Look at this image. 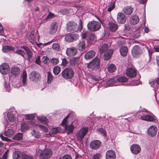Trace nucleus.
Wrapping results in <instances>:
<instances>
[{
  "instance_id": "nucleus-7",
  "label": "nucleus",
  "mask_w": 159,
  "mask_h": 159,
  "mask_svg": "<svg viewBox=\"0 0 159 159\" xmlns=\"http://www.w3.org/2000/svg\"><path fill=\"white\" fill-rule=\"evenodd\" d=\"M88 129L87 127H83L77 133L76 136L79 140H81L83 139L88 132Z\"/></svg>"
},
{
  "instance_id": "nucleus-5",
  "label": "nucleus",
  "mask_w": 159,
  "mask_h": 159,
  "mask_svg": "<svg viewBox=\"0 0 159 159\" xmlns=\"http://www.w3.org/2000/svg\"><path fill=\"white\" fill-rule=\"evenodd\" d=\"M69 116V115L67 116L63 120L61 123V125L63 126L65 125V130L67 131L69 133H71L73 132L74 127L72 124H71L69 125H67L66 124L67 119L68 118Z\"/></svg>"
},
{
  "instance_id": "nucleus-32",
  "label": "nucleus",
  "mask_w": 159,
  "mask_h": 159,
  "mask_svg": "<svg viewBox=\"0 0 159 159\" xmlns=\"http://www.w3.org/2000/svg\"><path fill=\"white\" fill-rule=\"evenodd\" d=\"M120 54L122 56H125L128 52V48L126 47L122 46L120 49Z\"/></svg>"
},
{
  "instance_id": "nucleus-53",
  "label": "nucleus",
  "mask_w": 159,
  "mask_h": 159,
  "mask_svg": "<svg viewBox=\"0 0 159 159\" xmlns=\"http://www.w3.org/2000/svg\"><path fill=\"white\" fill-rule=\"evenodd\" d=\"M52 48L57 51H59L60 49V45L58 43H54L52 45Z\"/></svg>"
},
{
  "instance_id": "nucleus-25",
  "label": "nucleus",
  "mask_w": 159,
  "mask_h": 159,
  "mask_svg": "<svg viewBox=\"0 0 159 159\" xmlns=\"http://www.w3.org/2000/svg\"><path fill=\"white\" fill-rule=\"evenodd\" d=\"M118 27L117 24L113 22H109L108 24L109 29L111 32H115L117 30Z\"/></svg>"
},
{
  "instance_id": "nucleus-44",
  "label": "nucleus",
  "mask_w": 159,
  "mask_h": 159,
  "mask_svg": "<svg viewBox=\"0 0 159 159\" xmlns=\"http://www.w3.org/2000/svg\"><path fill=\"white\" fill-rule=\"evenodd\" d=\"M27 77V74L26 72L25 71H23L22 75V84L23 86H25L26 84Z\"/></svg>"
},
{
  "instance_id": "nucleus-24",
  "label": "nucleus",
  "mask_w": 159,
  "mask_h": 159,
  "mask_svg": "<svg viewBox=\"0 0 159 159\" xmlns=\"http://www.w3.org/2000/svg\"><path fill=\"white\" fill-rule=\"evenodd\" d=\"M123 12L127 15H130L134 10L133 8L130 6L125 7L123 9Z\"/></svg>"
},
{
  "instance_id": "nucleus-31",
  "label": "nucleus",
  "mask_w": 159,
  "mask_h": 159,
  "mask_svg": "<svg viewBox=\"0 0 159 159\" xmlns=\"http://www.w3.org/2000/svg\"><path fill=\"white\" fill-rule=\"evenodd\" d=\"M14 48L11 46L5 45L2 47V51L4 52H7L9 51L14 50Z\"/></svg>"
},
{
  "instance_id": "nucleus-49",
  "label": "nucleus",
  "mask_w": 159,
  "mask_h": 159,
  "mask_svg": "<svg viewBox=\"0 0 159 159\" xmlns=\"http://www.w3.org/2000/svg\"><path fill=\"white\" fill-rule=\"evenodd\" d=\"M22 159H34L32 156L25 153L22 154Z\"/></svg>"
},
{
  "instance_id": "nucleus-13",
  "label": "nucleus",
  "mask_w": 159,
  "mask_h": 159,
  "mask_svg": "<svg viewBox=\"0 0 159 159\" xmlns=\"http://www.w3.org/2000/svg\"><path fill=\"white\" fill-rule=\"evenodd\" d=\"M77 52V49L75 47L67 48L66 50V53L67 56L71 57L75 55Z\"/></svg>"
},
{
  "instance_id": "nucleus-37",
  "label": "nucleus",
  "mask_w": 159,
  "mask_h": 159,
  "mask_svg": "<svg viewBox=\"0 0 159 159\" xmlns=\"http://www.w3.org/2000/svg\"><path fill=\"white\" fill-rule=\"evenodd\" d=\"M32 136L36 139H38L40 137V134L38 131H36L34 129L32 130L31 132Z\"/></svg>"
},
{
  "instance_id": "nucleus-43",
  "label": "nucleus",
  "mask_w": 159,
  "mask_h": 159,
  "mask_svg": "<svg viewBox=\"0 0 159 159\" xmlns=\"http://www.w3.org/2000/svg\"><path fill=\"white\" fill-rule=\"evenodd\" d=\"M14 133V131L11 129H8L6 131L4 134L5 136L7 137H10L13 135Z\"/></svg>"
},
{
  "instance_id": "nucleus-60",
  "label": "nucleus",
  "mask_w": 159,
  "mask_h": 159,
  "mask_svg": "<svg viewBox=\"0 0 159 159\" xmlns=\"http://www.w3.org/2000/svg\"><path fill=\"white\" fill-rule=\"evenodd\" d=\"M55 16V15L53 13H50L47 16V17L46 18V20H48V19H50L53 17Z\"/></svg>"
},
{
  "instance_id": "nucleus-15",
  "label": "nucleus",
  "mask_w": 159,
  "mask_h": 159,
  "mask_svg": "<svg viewBox=\"0 0 159 159\" xmlns=\"http://www.w3.org/2000/svg\"><path fill=\"white\" fill-rule=\"evenodd\" d=\"M20 69L17 66H13L11 67L10 73L11 75L13 77H17L19 75L20 73Z\"/></svg>"
},
{
  "instance_id": "nucleus-34",
  "label": "nucleus",
  "mask_w": 159,
  "mask_h": 159,
  "mask_svg": "<svg viewBox=\"0 0 159 159\" xmlns=\"http://www.w3.org/2000/svg\"><path fill=\"white\" fill-rule=\"evenodd\" d=\"M108 71L110 73L114 72L116 70V67L115 65L113 64H109L107 67Z\"/></svg>"
},
{
  "instance_id": "nucleus-63",
  "label": "nucleus",
  "mask_w": 159,
  "mask_h": 159,
  "mask_svg": "<svg viewBox=\"0 0 159 159\" xmlns=\"http://www.w3.org/2000/svg\"><path fill=\"white\" fill-rule=\"evenodd\" d=\"M0 137L3 141H9V139L3 136V134H0Z\"/></svg>"
},
{
  "instance_id": "nucleus-46",
  "label": "nucleus",
  "mask_w": 159,
  "mask_h": 159,
  "mask_svg": "<svg viewBox=\"0 0 159 159\" xmlns=\"http://www.w3.org/2000/svg\"><path fill=\"white\" fill-rule=\"evenodd\" d=\"M115 7V1L112 0L110 5L108 6V11L110 12Z\"/></svg>"
},
{
  "instance_id": "nucleus-39",
  "label": "nucleus",
  "mask_w": 159,
  "mask_h": 159,
  "mask_svg": "<svg viewBox=\"0 0 159 159\" xmlns=\"http://www.w3.org/2000/svg\"><path fill=\"white\" fill-rule=\"evenodd\" d=\"M95 35L93 33H90L89 34L87 38L88 42L89 43H91L95 39Z\"/></svg>"
},
{
  "instance_id": "nucleus-47",
  "label": "nucleus",
  "mask_w": 159,
  "mask_h": 159,
  "mask_svg": "<svg viewBox=\"0 0 159 159\" xmlns=\"http://www.w3.org/2000/svg\"><path fill=\"white\" fill-rule=\"evenodd\" d=\"M41 61L43 63L46 64H48L50 62V60L46 56H43L41 59Z\"/></svg>"
},
{
  "instance_id": "nucleus-48",
  "label": "nucleus",
  "mask_w": 159,
  "mask_h": 159,
  "mask_svg": "<svg viewBox=\"0 0 159 159\" xmlns=\"http://www.w3.org/2000/svg\"><path fill=\"white\" fill-rule=\"evenodd\" d=\"M48 82L49 83H51V81L53 79V76L52 74L50 72L48 73Z\"/></svg>"
},
{
  "instance_id": "nucleus-36",
  "label": "nucleus",
  "mask_w": 159,
  "mask_h": 159,
  "mask_svg": "<svg viewBox=\"0 0 159 159\" xmlns=\"http://www.w3.org/2000/svg\"><path fill=\"white\" fill-rule=\"evenodd\" d=\"M22 154L19 152H14L13 155V159H22Z\"/></svg>"
},
{
  "instance_id": "nucleus-29",
  "label": "nucleus",
  "mask_w": 159,
  "mask_h": 159,
  "mask_svg": "<svg viewBox=\"0 0 159 159\" xmlns=\"http://www.w3.org/2000/svg\"><path fill=\"white\" fill-rule=\"evenodd\" d=\"M30 125H32L34 127H39L41 130L43 131L45 133H47L48 131V129L44 126L39 124H35L33 122H31Z\"/></svg>"
},
{
  "instance_id": "nucleus-57",
  "label": "nucleus",
  "mask_w": 159,
  "mask_h": 159,
  "mask_svg": "<svg viewBox=\"0 0 159 159\" xmlns=\"http://www.w3.org/2000/svg\"><path fill=\"white\" fill-rule=\"evenodd\" d=\"M98 131L101 134L102 136H106V132L105 130L102 128L99 129Z\"/></svg>"
},
{
  "instance_id": "nucleus-42",
  "label": "nucleus",
  "mask_w": 159,
  "mask_h": 159,
  "mask_svg": "<svg viewBox=\"0 0 159 159\" xmlns=\"http://www.w3.org/2000/svg\"><path fill=\"white\" fill-rule=\"evenodd\" d=\"M7 116L8 120L10 122H13L15 121L16 118L13 114L8 112L7 113Z\"/></svg>"
},
{
  "instance_id": "nucleus-2",
  "label": "nucleus",
  "mask_w": 159,
  "mask_h": 159,
  "mask_svg": "<svg viewBox=\"0 0 159 159\" xmlns=\"http://www.w3.org/2000/svg\"><path fill=\"white\" fill-rule=\"evenodd\" d=\"M101 25L100 22L96 21H92L89 22L87 25L88 29L92 32L98 30L101 28Z\"/></svg>"
},
{
  "instance_id": "nucleus-6",
  "label": "nucleus",
  "mask_w": 159,
  "mask_h": 159,
  "mask_svg": "<svg viewBox=\"0 0 159 159\" xmlns=\"http://www.w3.org/2000/svg\"><path fill=\"white\" fill-rule=\"evenodd\" d=\"M20 48L23 49L25 51L28 56L27 60L30 62L33 61L34 59V54L30 49L26 45L21 46Z\"/></svg>"
},
{
  "instance_id": "nucleus-19",
  "label": "nucleus",
  "mask_w": 159,
  "mask_h": 159,
  "mask_svg": "<svg viewBox=\"0 0 159 159\" xmlns=\"http://www.w3.org/2000/svg\"><path fill=\"white\" fill-rule=\"evenodd\" d=\"M130 150L133 153L137 154L140 152L141 148L140 146L137 144H133L130 147Z\"/></svg>"
},
{
  "instance_id": "nucleus-64",
  "label": "nucleus",
  "mask_w": 159,
  "mask_h": 159,
  "mask_svg": "<svg viewBox=\"0 0 159 159\" xmlns=\"http://www.w3.org/2000/svg\"><path fill=\"white\" fill-rule=\"evenodd\" d=\"M8 152V150L6 151L2 157L1 158L3 159H7V155Z\"/></svg>"
},
{
  "instance_id": "nucleus-38",
  "label": "nucleus",
  "mask_w": 159,
  "mask_h": 159,
  "mask_svg": "<svg viewBox=\"0 0 159 159\" xmlns=\"http://www.w3.org/2000/svg\"><path fill=\"white\" fill-rule=\"evenodd\" d=\"M115 80V78L113 79H111L106 82V84L108 86H112L114 85V86H116V83Z\"/></svg>"
},
{
  "instance_id": "nucleus-26",
  "label": "nucleus",
  "mask_w": 159,
  "mask_h": 159,
  "mask_svg": "<svg viewBox=\"0 0 159 159\" xmlns=\"http://www.w3.org/2000/svg\"><path fill=\"white\" fill-rule=\"evenodd\" d=\"M78 49L81 51L84 50L85 49V42L83 40H81L79 41L77 46Z\"/></svg>"
},
{
  "instance_id": "nucleus-45",
  "label": "nucleus",
  "mask_w": 159,
  "mask_h": 159,
  "mask_svg": "<svg viewBox=\"0 0 159 159\" xmlns=\"http://www.w3.org/2000/svg\"><path fill=\"white\" fill-rule=\"evenodd\" d=\"M12 139L15 140H20L22 139V134L21 133H18L14 136Z\"/></svg>"
},
{
  "instance_id": "nucleus-23",
  "label": "nucleus",
  "mask_w": 159,
  "mask_h": 159,
  "mask_svg": "<svg viewBox=\"0 0 159 159\" xmlns=\"http://www.w3.org/2000/svg\"><path fill=\"white\" fill-rule=\"evenodd\" d=\"M109 48L110 46L107 44H104L99 47V51L101 54L104 52L105 53L108 50L110 49H109Z\"/></svg>"
},
{
  "instance_id": "nucleus-12",
  "label": "nucleus",
  "mask_w": 159,
  "mask_h": 159,
  "mask_svg": "<svg viewBox=\"0 0 159 159\" xmlns=\"http://www.w3.org/2000/svg\"><path fill=\"white\" fill-rule=\"evenodd\" d=\"M101 145V143L100 141L95 140L90 143V146L92 149L97 150L100 147Z\"/></svg>"
},
{
  "instance_id": "nucleus-56",
  "label": "nucleus",
  "mask_w": 159,
  "mask_h": 159,
  "mask_svg": "<svg viewBox=\"0 0 159 159\" xmlns=\"http://www.w3.org/2000/svg\"><path fill=\"white\" fill-rule=\"evenodd\" d=\"M25 118L27 120H33L34 118V116L33 114H28L25 115Z\"/></svg>"
},
{
  "instance_id": "nucleus-35",
  "label": "nucleus",
  "mask_w": 159,
  "mask_h": 159,
  "mask_svg": "<svg viewBox=\"0 0 159 159\" xmlns=\"http://www.w3.org/2000/svg\"><path fill=\"white\" fill-rule=\"evenodd\" d=\"M38 120L43 124L48 125V120L45 117L43 116L37 117Z\"/></svg>"
},
{
  "instance_id": "nucleus-1",
  "label": "nucleus",
  "mask_w": 159,
  "mask_h": 159,
  "mask_svg": "<svg viewBox=\"0 0 159 159\" xmlns=\"http://www.w3.org/2000/svg\"><path fill=\"white\" fill-rule=\"evenodd\" d=\"M52 152L50 149L47 148L43 151L39 150L37 152V155L41 159H48L51 157Z\"/></svg>"
},
{
  "instance_id": "nucleus-27",
  "label": "nucleus",
  "mask_w": 159,
  "mask_h": 159,
  "mask_svg": "<svg viewBox=\"0 0 159 159\" xmlns=\"http://www.w3.org/2000/svg\"><path fill=\"white\" fill-rule=\"evenodd\" d=\"M96 54V52L93 50L89 51L87 52L85 55L84 58L87 60L90 59L93 57Z\"/></svg>"
},
{
  "instance_id": "nucleus-54",
  "label": "nucleus",
  "mask_w": 159,
  "mask_h": 159,
  "mask_svg": "<svg viewBox=\"0 0 159 159\" xmlns=\"http://www.w3.org/2000/svg\"><path fill=\"white\" fill-rule=\"evenodd\" d=\"M102 154L100 153H97L94 154L93 157L92 159H100L102 157Z\"/></svg>"
},
{
  "instance_id": "nucleus-59",
  "label": "nucleus",
  "mask_w": 159,
  "mask_h": 159,
  "mask_svg": "<svg viewBox=\"0 0 159 159\" xmlns=\"http://www.w3.org/2000/svg\"><path fill=\"white\" fill-rule=\"evenodd\" d=\"M61 60L62 61L61 63L62 66H65L66 65H67L68 64V61H67V59L65 58H62L61 59Z\"/></svg>"
},
{
  "instance_id": "nucleus-20",
  "label": "nucleus",
  "mask_w": 159,
  "mask_h": 159,
  "mask_svg": "<svg viewBox=\"0 0 159 159\" xmlns=\"http://www.w3.org/2000/svg\"><path fill=\"white\" fill-rule=\"evenodd\" d=\"M79 61L78 58H75L70 60L69 62L70 66L74 69H76L78 67L77 63Z\"/></svg>"
},
{
  "instance_id": "nucleus-41",
  "label": "nucleus",
  "mask_w": 159,
  "mask_h": 159,
  "mask_svg": "<svg viewBox=\"0 0 159 159\" xmlns=\"http://www.w3.org/2000/svg\"><path fill=\"white\" fill-rule=\"evenodd\" d=\"M34 39V32L31 31L28 38L29 40L30 43L34 44L35 42Z\"/></svg>"
},
{
  "instance_id": "nucleus-61",
  "label": "nucleus",
  "mask_w": 159,
  "mask_h": 159,
  "mask_svg": "<svg viewBox=\"0 0 159 159\" xmlns=\"http://www.w3.org/2000/svg\"><path fill=\"white\" fill-rule=\"evenodd\" d=\"M59 159H72V158L70 156L66 155L63 157H60Z\"/></svg>"
},
{
  "instance_id": "nucleus-62",
  "label": "nucleus",
  "mask_w": 159,
  "mask_h": 159,
  "mask_svg": "<svg viewBox=\"0 0 159 159\" xmlns=\"http://www.w3.org/2000/svg\"><path fill=\"white\" fill-rule=\"evenodd\" d=\"M89 34V32H85L81 34V37L83 39H85L87 38Z\"/></svg>"
},
{
  "instance_id": "nucleus-30",
  "label": "nucleus",
  "mask_w": 159,
  "mask_h": 159,
  "mask_svg": "<svg viewBox=\"0 0 159 159\" xmlns=\"http://www.w3.org/2000/svg\"><path fill=\"white\" fill-rule=\"evenodd\" d=\"M139 18L138 16H133L130 20V22L131 24L135 25L139 21Z\"/></svg>"
},
{
  "instance_id": "nucleus-52",
  "label": "nucleus",
  "mask_w": 159,
  "mask_h": 159,
  "mask_svg": "<svg viewBox=\"0 0 159 159\" xmlns=\"http://www.w3.org/2000/svg\"><path fill=\"white\" fill-rule=\"evenodd\" d=\"M59 61L57 58H53L51 60V63L54 65H56L58 63Z\"/></svg>"
},
{
  "instance_id": "nucleus-4",
  "label": "nucleus",
  "mask_w": 159,
  "mask_h": 159,
  "mask_svg": "<svg viewBox=\"0 0 159 159\" xmlns=\"http://www.w3.org/2000/svg\"><path fill=\"white\" fill-rule=\"evenodd\" d=\"M62 76L66 79H71L74 75V72L70 68L66 67L65 69L61 73Z\"/></svg>"
},
{
  "instance_id": "nucleus-58",
  "label": "nucleus",
  "mask_w": 159,
  "mask_h": 159,
  "mask_svg": "<svg viewBox=\"0 0 159 159\" xmlns=\"http://www.w3.org/2000/svg\"><path fill=\"white\" fill-rule=\"evenodd\" d=\"M133 37L137 39L139 38L140 36V32L139 31H137L136 33H134L133 34Z\"/></svg>"
},
{
  "instance_id": "nucleus-16",
  "label": "nucleus",
  "mask_w": 159,
  "mask_h": 159,
  "mask_svg": "<svg viewBox=\"0 0 159 159\" xmlns=\"http://www.w3.org/2000/svg\"><path fill=\"white\" fill-rule=\"evenodd\" d=\"M57 28V24L56 22H52L48 31L49 33L51 34H54L56 32Z\"/></svg>"
},
{
  "instance_id": "nucleus-28",
  "label": "nucleus",
  "mask_w": 159,
  "mask_h": 159,
  "mask_svg": "<svg viewBox=\"0 0 159 159\" xmlns=\"http://www.w3.org/2000/svg\"><path fill=\"white\" fill-rule=\"evenodd\" d=\"M113 52V51L112 49L108 50V51L105 52L104 54V59L107 61L109 60Z\"/></svg>"
},
{
  "instance_id": "nucleus-55",
  "label": "nucleus",
  "mask_w": 159,
  "mask_h": 159,
  "mask_svg": "<svg viewBox=\"0 0 159 159\" xmlns=\"http://www.w3.org/2000/svg\"><path fill=\"white\" fill-rule=\"evenodd\" d=\"M147 121H153L155 120V118L154 116L150 115H147Z\"/></svg>"
},
{
  "instance_id": "nucleus-11",
  "label": "nucleus",
  "mask_w": 159,
  "mask_h": 159,
  "mask_svg": "<svg viewBox=\"0 0 159 159\" xmlns=\"http://www.w3.org/2000/svg\"><path fill=\"white\" fill-rule=\"evenodd\" d=\"M77 25L73 21L70 22L67 25V29L68 31H76Z\"/></svg>"
},
{
  "instance_id": "nucleus-3",
  "label": "nucleus",
  "mask_w": 159,
  "mask_h": 159,
  "mask_svg": "<svg viewBox=\"0 0 159 159\" xmlns=\"http://www.w3.org/2000/svg\"><path fill=\"white\" fill-rule=\"evenodd\" d=\"M100 66V59L97 57H95L91 61L87 64L88 68L92 70L98 69Z\"/></svg>"
},
{
  "instance_id": "nucleus-10",
  "label": "nucleus",
  "mask_w": 159,
  "mask_h": 159,
  "mask_svg": "<svg viewBox=\"0 0 159 159\" xmlns=\"http://www.w3.org/2000/svg\"><path fill=\"white\" fill-rule=\"evenodd\" d=\"M9 68V65L7 63H3L0 66V72L2 74H7L8 72Z\"/></svg>"
},
{
  "instance_id": "nucleus-22",
  "label": "nucleus",
  "mask_w": 159,
  "mask_h": 159,
  "mask_svg": "<svg viewBox=\"0 0 159 159\" xmlns=\"http://www.w3.org/2000/svg\"><path fill=\"white\" fill-rule=\"evenodd\" d=\"M106 159H115L116 155L115 152L112 150L107 151L106 153Z\"/></svg>"
},
{
  "instance_id": "nucleus-14",
  "label": "nucleus",
  "mask_w": 159,
  "mask_h": 159,
  "mask_svg": "<svg viewBox=\"0 0 159 159\" xmlns=\"http://www.w3.org/2000/svg\"><path fill=\"white\" fill-rule=\"evenodd\" d=\"M29 78L31 80L36 81L39 80L40 76V74L38 73L33 71L29 75Z\"/></svg>"
},
{
  "instance_id": "nucleus-51",
  "label": "nucleus",
  "mask_w": 159,
  "mask_h": 159,
  "mask_svg": "<svg viewBox=\"0 0 159 159\" xmlns=\"http://www.w3.org/2000/svg\"><path fill=\"white\" fill-rule=\"evenodd\" d=\"M15 53L23 57H25V52L21 49H17L15 52Z\"/></svg>"
},
{
  "instance_id": "nucleus-40",
  "label": "nucleus",
  "mask_w": 159,
  "mask_h": 159,
  "mask_svg": "<svg viewBox=\"0 0 159 159\" xmlns=\"http://www.w3.org/2000/svg\"><path fill=\"white\" fill-rule=\"evenodd\" d=\"M29 126L26 123H23L21 125V129L22 132L26 131L29 128Z\"/></svg>"
},
{
  "instance_id": "nucleus-18",
  "label": "nucleus",
  "mask_w": 159,
  "mask_h": 159,
  "mask_svg": "<svg viewBox=\"0 0 159 159\" xmlns=\"http://www.w3.org/2000/svg\"><path fill=\"white\" fill-rule=\"evenodd\" d=\"M117 19L118 22L120 24H124L126 21V19L125 15L121 12L118 13Z\"/></svg>"
},
{
  "instance_id": "nucleus-33",
  "label": "nucleus",
  "mask_w": 159,
  "mask_h": 159,
  "mask_svg": "<svg viewBox=\"0 0 159 159\" xmlns=\"http://www.w3.org/2000/svg\"><path fill=\"white\" fill-rule=\"evenodd\" d=\"M116 81V83H125L127 81L128 79L125 77L121 76L118 78H115Z\"/></svg>"
},
{
  "instance_id": "nucleus-21",
  "label": "nucleus",
  "mask_w": 159,
  "mask_h": 159,
  "mask_svg": "<svg viewBox=\"0 0 159 159\" xmlns=\"http://www.w3.org/2000/svg\"><path fill=\"white\" fill-rule=\"evenodd\" d=\"M157 132V128L155 126H151L148 130V133L149 135L151 136H154Z\"/></svg>"
},
{
  "instance_id": "nucleus-17",
  "label": "nucleus",
  "mask_w": 159,
  "mask_h": 159,
  "mask_svg": "<svg viewBox=\"0 0 159 159\" xmlns=\"http://www.w3.org/2000/svg\"><path fill=\"white\" fill-rule=\"evenodd\" d=\"M126 74L127 76L129 77L134 78L136 76L137 72L135 70L129 68L126 70Z\"/></svg>"
},
{
  "instance_id": "nucleus-9",
  "label": "nucleus",
  "mask_w": 159,
  "mask_h": 159,
  "mask_svg": "<svg viewBox=\"0 0 159 159\" xmlns=\"http://www.w3.org/2000/svg\"><path fill=\"white\" fill-rule=\"evenodd\" d=\"M79 36L77 34H72L68 35L65 37V40L68 42H71L77 40Z\"/></svg>"
},
{
  "instance_id": "nucleus-50",
  "label": "nucleus",
  "mask_w": 159,
  "mask_h": 159,
  "mask_svg": "<svg viewBox=\"0 0 159 159\" xmlns=\"http://www.w3.org/2000/svg\"><path fill=\"white\" fill-rule=\"evenodd\" d=\"M61 71V68L58 66L55 67L53 69L54 74L55 75H58Z\"/></svg>"
},
{
  "instance_id": "nucleus-8",
  "label": "nucleus",
  "mask_w": 159,
  "mask_h": 159,
  "mask_svg": "<svg viewBox=\"0 0 159 159\" xmlns=\"http://www.w3.org/2000/svg\"><path fill=\"white\" fill-rule=\"evenodd\" d=\"M143 53L142 51L138 46H134L132 49V56L135 57H139Z\"/></svg>"
}]
</instances>
